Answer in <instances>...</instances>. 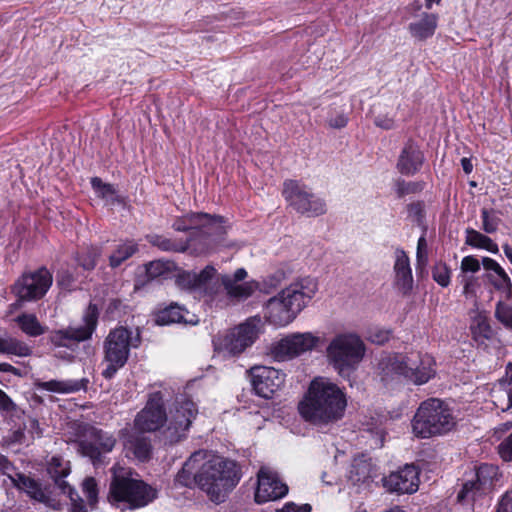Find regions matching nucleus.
<instances>
[{
    "label": "nucleus",
    "instance_id": "338daca9",
    "mask_svg": "<svg viewBox=\"0 0 512 512\" xmlns=\"http://www.w3.org/2000/svg\"><path fill=\"white\" fill-rule=\"evenodd\" d=\"M0 372L11 373L13 375H20L19 369L7 362L0 363Z\"/></svg>",
    "mask_w": 512,
    "mask_h": 512
},
{
    "label": "nucleus",
    "instance_id": "f704fd0d",
    "mask_svg": "<svg viewBox=\"0 0 512 512\" xmlns=\"http://www.w3.org/2000/svg\"><path fill=\"white\" fill-rule=\"evenodd\" d=\"M481 264L483 265V268L488 273H495L499 274L501 283H494V289L505 294L507 298H510L512 296V282L506 271L500 266V264L490 258V257H483L481 260Z\"/></svg>",
    "mask_w": 512,
    "mask_h": 512
},
{
    "label": "nucleus",
    "instance_id": "f257e3e1",
    "mask_svg": "<svg viewBox=\"0 0 512 512\" xmlns=\"http://www.w3.org/2000/svg\"><path fill=\"white\" fill-rule=\"evenodd\" d=\"M346 406V394L337 384L316 377L299 402L298 411L305 421L321 426L339 421L344 416Z\"/></svg>",
    "mask_w": 512,
    "mask_h": 512
},
{
    "label": "nucleus",
    "instance_id": "f8f14e48",
    "mask_svg": "<svg viewBox=\"0 0 512 512\" xmlns=\"http://www.w3.org/2000/svg\"><path fill=\"white\" fill-rule=\"evenodd\" d=\"M53 283V275L46 266L23 273L12 285L11 292L19 303L41 300Z\"/></svg>",
    "mask_w": 512,
    "mask_h": 512
},
{
    "label": "nucleus",
    "instance_id": "6e6d98bb",
    "mask_svg": "<svg viewBox=\"0 0 512 512\" xmlns=\"http://www.w3.org/2000/svg\"><path fill=\"white\" fill-rule=\"evenodd\" d=\"M63 494L67 495L71 501V508L70 512H87V508L85 505L84 500L79 496L75 488L73 487V491L71 493L69 492H62Z\"/></svg>",
    "mask_w": 512,
    "mask_h": 512
},
{
    "label": "nucleus",
    "instance_id": "e433bc0d",
    "mask_svg": "<svg viewBox=\"0 0 512 512\" xmlns=\"http://www.w3.org/2000/svg\"><path fill=\"white\" fill-rule=\"evenodd\" d=\"M146 241L162 252L185 253V246L182 238H170L162 234H147Z\"/></svg>",
    "mask_w": 512,
    "mask_h": 512
},
{
    "label": "nucleus",
    "instance_id": "cd10ccee",
    "mask_svg": "<svg viewBox=\"0 0 512 512\" xmlns=\"http://www.w3.org/2000/svg\"><path fill=\"white\" fill-rule=\"evenodd\" d=\"M46 471L61 492L71 493L73 491V486L65 480L71 473L69 461H65L60 455L52 456L47 463Z\"/></svg>",
    "mask_w": 512,
    "mask_h": 512
},
{
    "label": "nucleus",
    "instance_id": "f03ea898",
    "mask_svg": "<svg viewBox=\"0 0 512 512\" xmlns=\"http://www.w3.org/2000/svg\"><path fill=\"white\" fill-rule=\"evenodd\" d=\"M317 289V282L310 277L291 283L265 303V320L276 327L287 326L307 306Z\"/></svg>",
    "mask_w": 512,
    "mask_h": 512
},
{
    "label": "nucleus",
    "instance_id": "ddd939ff",
    "mask_svg": "<svg viewBox=\"0 0 512 512\" xmlns=\"http://www.w3.org/2000/svg\"><path fill=\"white\" fill-rule=\"evenodd\" d=\"M197 413V405L191 399L177 401L168 426L162 432L164 444L173 445L186 439Z\"/></svg>",
    "mask_w": 512,
    "mask_h": 512
},
{
    "label": "nucleus",
    "instance_id": "412c9836",
    "mask_svg": "<svg viewBox=\"0 0 512 512\" xmlns=\"http://www.w3.org/2000/svg\"><path fill=\"white\" fill-rule=\"evenodd\" d=\"M256 337L255 326L250 323H243L225 335L221 346L228 354L236 356L241 354L247 347L251 346Z\"/></svg>",
    "mask_w": 512,
    "mask_h": 512
},
{
    "label": "nucleus",
    "instance_id": "4d7b16f0",
    "mask_svg": "<svg viewBox=\"0 0 512 512\" xmlns=\"http://www.w3.org/2000/svg\"><path fill=\"white\" fill-rule=\"evenodd\" d=\"M348 122H349V117L344 111L337 113L335 116H330L327 119V124L332 129L345 128L347 126Z\"/></svg>",
    "mask_w": 512,
    "mask_h": 512
},
{
    "label": "nucleus",
    "instance_id": "052dcab7",
    "mask_svg": "<svg viewBox=\"0 0 512 512\" xmlns=\"http://www.w3.org/2000/svg\"><path fill=\"white\" fill-rule=\"evenodd\" d=\"M15 470L16 467L13 462L7 456L0 454V474L6 475L10 479V476H13L11 472Z\"/></svg>",
    "mask_w": 512,
    "mask_h": 512
},
{
    "label": "nucleus",
    "instance_id": "7c9ffc66",
    "mask_svg": "<svg viewBox=\"0 0 512 512\" xmlns=\"http://www.w3.org/2000/svg\"><path fill=\"white\" fill-rule=\"evenodd\" d=\"M438 25V16L434 13H423L422 17L408 25L410 34L419 41L432 37Z\"/></svg>",
    "mask_w": 512,
    "mask_h": 512
},
{
    "label": "nucleus",
    "instance_id": "72a5a7b5",
    "mask_svg": "<svg viewBox=\"0 0 512 512\" xmlns=\"http://www.w3.org/2000/svg\"><path fill=\"white\" fill-rule=\"evenodd\" d=\"M188 314L189 312L185 307L177 303H171L156 313L155 322L161 326L174 323H190L191 321L186 318Z\"/></svg>",
    "mask_w": 512,
    "mask_h": 512
},
{
    "label": "nucleus",
    "instance_id": "09e8293b",
    "mask_svg": "<svg viewBox=\"0 0 512 512\" xmlns=\"http://www.w3.org/2000/svg\"><path fill=\"white\" fill-rule=\"evenodd\" d=\"M408 217L417 225H422L426 218L425 203L422 200L413 201L406 205Z\"/></svg>",
    "mask_w": 512,
    "mask_h": 512
},
{
    "label": "nucleus",
    "instance_id": "3c124183",
    "mask_svg": "<svg viewBox=\"0 0 512 512\" xmlns=\"http://www.w3.org/2000/svg\"><path fill=\"white\" fill-rule=\"evenodd\" d=\"M128 306L119 298L111 299L107 305L106 313L112 319L122 318Z\"/></svg>",
    "mask_w": 512,
    "mask_h": 512
},
{
    "label": "nucleus",
    "instance_id": "680f3d73",
    "mask_svg": "<svg viewBox=\"0 0 512 512\" xmlns=\"http://www.w3.org/2000/svg\"><path fill=\"white\" fill-rule=\"evenodd\" d=\"M16 409V404L8 396V394L2 390L0 393V410L5 412H12Z\"/></svg>",
    "mask_w": 512,
    "mask_h": 512
},
{
    "label": "nucleus",
    "instance_id": "ea45409f",
    "mask_svg": "<svg viewBox=\"0 0 512 512\" xmlns=\"http://www.w3.org/2000/svg\"><path fill=\"white\" fill-rule=\"evenodd\" d=\"M465 243L473 248L484 249L493 254L499 253L496 242L473 228L466 229Z\"/></svg>",
    "mask_w": 512,
    "mask_h": 512
},
{
    "label": "nucleus",
    "instance_id": "de8ad7c7",
    "mask_svg": "<svg viewBox=\"0 0 512 512\" xmlns=\"http://www.w3.org/2000/svg\"><path fill=\"white\" fill-rule=\"evenodd\" d=\"M82 491L87 498V502L93 508L98 502V484L94 477H86L82 482Z\"/></svg>",
    "mask_w": 512,
    "mask_h": 512
},
{
    "label": "nucleus",
    "instance_id": "dca6fc26",
    "mask_svg": "<svg viewBox=\"0 0 512 512\" xmlns=\"http://www.w3.org/2000/svg\"><path fill=\"white\" fill-rule=\"evenodd\" d=\"M168 421L165 399L161 391L148 394L144 408L136 415L134 425L140 432H155Z\"/></svg>",
    "mask_w": 512,
    "mask_h": 512
},
{
    "label": "nucleus",
    "instance_id": "5701e85b",
    "mask_svg": "<svg viewBox=\"0 0 512 512\" xmlns=\"http://www.w3.org/2000/svg\"><path fill=\"white\" fill-rule=\"evenodd\" d=\"M424 160V153L418 143L408 139L400 152L396 168L402 175L413 176L421 170Z\"/></svg>",
    "mask_w": 512,
    "mask_h": 512
},
{
    "label": "nucleus",
    "instance_id": "2f4dec72",
    "mask_svg": "<svg viewBox=\"0 0 512 512\" xmlns=\"http://www.w3.org/2000/svg\"><path fill=\"white\" fill-rule=\"evenodd\" d=\"M145 280L138 279L137 284L144 285L147 282L165 278L168 274L177 269V264L172 260L157 259L150 261L144 265Z\"/></svg>",
    "mask_w": 512,
    "mask_h": 512
},
{
    "label": "nucleus",
    "instance_id": "e2e57ef3",
    "mask_svg": "<svg viewBox=\"0 0 512 512\" xmlns=\"http://www.w3.org/2000/svg\"><path fill=\"white\" fill-rule=\"evenodd\" d=\"M311 509L312 508L309 504L298 506L293 502H288L277 512H311Z\"/></svg>",
    "mask_w": 512,
    "mask_h": 512
},
{
    "label": "nucleus",
    "instance_id": "6e6552de",
    "mask_svg": "<svg viewBox=\"0 0 512 512\" xmlns=\"http://www.w3.org/2000/svg\"><path fill=\"white\" fill-rule=\"evenodd\" d=\"M380 366L383 376L403 378L415 385L427 383L436 374L435 361L427 354L412 361L407 355L395 353L382 360Z\"/></svg>",
    "mask_w": 512,
    "mask_h": 512
},
{
    "label": "nucleus",
    "instance_id": "bf43d9fd",
    "mask_svg": "<svg viewBox=\"0 0 512 512\" xmlns=\"http://www.w3.org/2000/svg\"><path fill=\"white\" fill-rule=\"evenodd\" d=\"M374 124L384 130H391L395 127V121L388 115H378L374 119Z\"/></svg>",
    "mask_w": 512,
    "mask_h": 512
},
{
    "label": "nucleus",
    "instance_id": "473e14b6",
    "mask_svg": "<svg viewBox=\"0 0 512 512\" xmlns=\"http://www.w3.org/2000/svg\"><path fill=\"white\" fill-rule=\"evenodd\" d=\"M221 284L223 285L226 294L231 299L245 300L253 295L258 289V282L255 280L247 281L244 283H232L229 275L221 277Z\"/></svg>",
    "mask_w": 512,
    "mask_h": 512
},
{
    "label": "nucleus",
    "instance_id": "f3484780",
    "mask_svg": "<svg viewBox=\"0 0 512 512\" xmlns=\"http://www.w3.org/2000/svg\"><path fill=\"white\" fill-rule=\"evenodd\" d=\"M319 343V337L311 332L292 333L278 341L272 348L274 357L279 361L292 359L313 350Z\"/></svg>",
    "mask_w": 512,
    "mask_h": 512
},
{
    "label": "nucleus",
    "instance_id": "bb28decb",
    "mask_svg": "<svg viewBox=\"0 0 512 512\" xmlns=\"http://www.w3.org/2000/svg\"><path fill=\"white\" fill-rule=\"evenodd\" d=\"M395 281L394 285L407 296L413 289V275L408 255L403 249H397L394 263Z\"/></svg>",
    "mask_w": 512,
    "mask_h": 512
},
{
    "label": "nucleus",
    "instance_id": "4468645a",
    "mask_svg": "<svg viewBox=\"0 0 512 512\" xmlns=\"http://www.w3.org/2000/svg\"><path fill=\"white\" fill-rule=\"evenodd\" d=\"M174 282L178 289L186 292L201 291L203 295L213 298L219 291L218 282H212L217 275L213 265H206L199 273L184 270L177 266Z\"/></svg>",
    "mask_w": 512,
    "mask_h": 512
},
{
    "label": "nucleus",
    "instance_id": "9d476101",
    "mask_svg": "<svg viewBox=\"0 0 512 512\" xmlns=\"http://www.w3.org/2000/svg\"><path fill=\"white\" fill-rule=\"evenodd\" d=\"M99 315L98 305L90 302L82 316L84 325L52 330L47 336V343L55 348L63 347L73 351L80 342L92 338L98 326Z\"/></svg>",
    "mask_w": 512,
    "mask_h": 512
},
{
    "label": "nucleus",
    "instance_id": "aec40b11",
    "mask_svg": "<svg viewBox=\"0 0 512 512\" xmlns=\"http://www.w3.org/2000/svg\"><path fill=\"white\" fill-rule=\"evenodd\" d=\"M224 221V217L220 215H211L205 212H189L176 216L171 227L176 232H193L201 227H216V232L222 233Z\"/></svg>",
    "mask_w": 512,
    "mask_h": 512
},
{
    "label": "nucleus",
    "instance_id": "c85d7f7f",
    "mask_svg": "<svg viewBox=\"0 0 512 512\" xmlns=\"http://www.w3.org/2000/svg\"><path fill=\"white\" fill-rule=\"evenodd\" d=\"M472 340L477 344L478 348L486 350L489 344L493 343L496 338V332L490 325L486 316L478 315L470 326Z\"/></svg>",
    "mask_w": 512,
    "mask_h": 512
},
{
    "label": "nucleus",
    "instance_id": "c9c22d12",
    "mask_svg": "<svg viewBox=\"0 0 512 512\" xmlns=\"http://www.w3.org/2000/svg\"><path fill=\"white\" fill-rule=\"evenodd\" d=\"M102 255V248L98 245H86L75 253V262L84 271H93Z\"/></svg>",
    "mask_w": 512,
    "mask_h": 512
},
{
    "label": "nucleus",
    "instance_id": "774afa93",
    "mask_svg": "<svg viewBox=\"0 0 512 512\" xmlns=\"http://www.w3.org/2000/svg\"><path fill=\"white\" fill-rule=\"evenodd\" d=\"M503 386L505 387V391H506L507 398H508V403L505 408H502V412H507L508 410H510L512 408V384H506Z\"/></svg>",
    "mask_w": 512,
    "mask_h": 512
},
{
    "label": "nucleus",
    "instance_id": "864d4df0",
    "mask_svg": "<svg viewBox=\"0 0 512 512\" xmlns=\"http://www.w3.org/2000/svg\"><path fill=\"white\" fill-rule=\"evenodd\" d=\"M416 260H417V269L419 267L424 268L427 265V262H428L427 242H426V239L424 236H421L418 239Z\"/></svg>",
    "mask_w": 512,
    "mask_h": 512
},
{
    "label": "nucleus",
    "instance_id": "603ef678",
    "mask_svg": "<svg viewBox=\"0 0 512 512\" xmlns=\"http://www.w3.org/2000/svg\"><path fill=\"white\" fill-rule=\"evenodd\" d=\"M481 262L474 256L468 255L463 257L460 265L461 273H477L480 271Z\"/></svg>",
    "mask_w": 512,
    "mask_h": 512
},
{
    "label": "nucleus",
    "instance_id": "6ab92c4d",
    "mask_svg": "<svg viewBox=\"0 0 512 512\" xmlns=\"http://www.w3.org/2000/svg\"><path fill=\"white\" fill-rule=\"evenodd\" d=\"M288 493V486L277 473L261 469L258 473L255 502L258 504L275 501Z\"/></svg>",
    "mask_w": 512,
    "mask_h": 512
},
{
    "label": "nucleus",
    "instance_id": "39448f33",
    "mask_svg": "<svg viewBox=\"0 0 512 512\" xmlns=\"http://www.w3.org/2000/svg\"><path fill=\"white\" fill-rule=\"evenodd\" d=\"M142 343L141 331L136 328L135 334L126 326H116L111 329L103 342V361L107 363L101 375L111 380L123 368L130 357L132 348L137 349Z\"/></svg>",
    "mask_w": 512,
    "mask_h": 512
},
{
    "label": "nucleus",
    "instance_id": "c03bdc74",
    "mask_svg": "<svg viewBox=\"0 0 512 512\" xmlns=\"http://www.w3.org/2000/svg\"><path fill=\"white\" fill-rule=\"evenodd\" d=\"M432 279L441 287L446 288L451 283L452 270L450 266L443 261H437L431 269Z\"/></svg>",
    "mask_w": 512,
    "mask_h": 512
},
{
    "label": "nucleus",
    "instance_id": "2eb2a0df",
    "mask_svg": "<svg viewBox=\"0 0 512 512\" xmlns=\"http://www.w3.org/2000/svg\"><path fill=\"white\" fill-rule=\"evenodd\" d=\"M247 374L254 393L267 400L272 399L286 381L283 371L269 366H253Z\"/></svg>",
    "mask_w": 512,
    "mask_h": 512
},
{
    "label": "nucleus",
    "instance_id": "0e129e2a",
    "mask_svg": "<svg viewBox=\"0 0 512 512\" xmlns=\"http://www.w3.org/2000/svg\"><path fill=\"white\" fill-rule=\"evenodd\" d=\"M495 512H512V499L507 494L501 497Z\"/></svg>",
    "mask_w": 512,
    "mask_h": 512
},
{
    "label": "nucleus",
    "instance_id": "b1692460",
    "mask_svg": "<svg viewBox=\"0 0 512 512\" xmlns=\"http://www.w3.org/2000/svg\"><path fill=\"white\" fill-rule=\"evenodd\" d=\"M207 457L203 450L194 452L183 464L174 478L175 486L200 489L198 475L200 474V462Z\"/></svg>",
    "mask_w": 512,
    "mask_h": 512
},
{
    "label": "nucleus",
    "instance_id": "4c0bfd02",
    "mask_svg": "<svg viewBox=\"0 0 512 512\" xmlns=\"http://www.w3.org/2000/svg\"><path fill=\"white\" fill-rule=\"evenodd\" d=\"M139 251V245L133 239H126L116 246L108 257L109 266L112 269L120 267L125 261L133 257Z\"/></svg>",
    "mask_w": 512,
    "mask_h": 512
},
{
    "label": "nucleus",
    "instance_id": "1a4fd4ad",
    "mask_svg": "<svg viewBox=\"0 0 512 512\" xmlns=\"http://www.w3.org/2000/svg\"><path fill=\"white\" fill-rule=\"evenodd\" d=\"M77 436V451L89 458L94 467L105 464L106 455L113 451L117 443L112 433L88 423L79 427Z\"/></svg>",
    "mask_w": 512,
    "mask_h": 512
},
{
    "label": "nucleus",
    "instance_id": "9b49d317",
    "mask_svg": "<svg viewBox=\"0 0 512 512\" xmlns=\"http://www.w3.org/2000/svg\"><path fill=\"white\" fill-rule=\"evenodd\" d=\"M282 196L289 206L302 215L317 217L327 211L325 201L312 193L311 189L299 180H285Z\"/></svg>",
    "mask_w": 512,
    "mask_h": 512
},
{
    "label": "nucleus",
    "instance_id": "69168bd1",
    "mask_svg": "<svg viewBox=\"0 0 512 512\" xmlns=\"http://www.w3.org/2000/svg\"><path fill=\"white\" fill-rule=\"evenodd\" d=\"M248 273L244 268H238L233 276H230V281L232 283H239L241 281H244L247 277Z\"/></svg>",
    "mask_w": 512,
    "mask_h": 512
},
{
    "label": "nucleus",
    "instance_id": "7ed1b4c3",
    "mask_svg": "<svg viewBox=\"0 0 512 512\" xmlns=\"http://www.w3.org/2000/svg\"><path fill=\"white\" fill-rule=\"evenodd\" d=\"M242 469L235 461L223 457L204 458L200 462V490L214 503H221L237 486Z\"/></svg>",
    "mask_w": 512,
    "mask_h": 512
},
{
    "label": "nucleus",
    "instance_id": "a211bd4d",
    "mask_svg": "<svg viewBox=\"0 0 512 512\" xmlns=\"http://www.w3.org/2000/svg\"><path fill=\"white\" fill-rule=\"evenodd\" d=\"M420 469L415 464H405L397 471L383 477V486L387 491L397 494H412L419 488Z\"/></svg>",
    "mask_w": 512,
    "mask_h": 512
},
{
    "label": "nucleus",
    "instance_id": "58836bf2",
    "mask_svg": "<svg viewBox=\"0 0 512 512\" xmlns=\"http://www.w3.org/2000/svg\"><path fill=\"white\" fill-rule=\"evenodd\" d=\"M15 322L19 329L29 337L41 336L48 330V327L42 325L33 313H21L15 318Z\"/></svg>",
    "mask_w": 512,
    "mask_h": 512
},
{
    "label": "nucleus",
    "instance_id": "a878e982",
    "mask_svg": "<svg viewBox=\"0 0 512 512\" xmlns=\"http://www.w3.org/2000/svg\"><path fill=\"white\" fill-rule=\"evenodd\" d=\"M213 227H201L200 229L190 232L186 239H183L185 253L198 257L209 254L214 249V241L212 239Z\"/></svg>",
    "mask_w": 512,
    "mask_h": 512
},
{
    "label": "nucleus",
    "instance_id": "423d86ee",
    "mask_svg": "<svg viewBox=\"0 0 512 512\" xmlns=\"http://www.w3.org/2000/svg\"><path fill=\"white\" fill-rule=\"evenodd\" d=\"M330 365L343 378H349L364 358L366 346L353 332L336 334L326 349Z\"/></svg>",
    "mask_w": 512,
    "mask_h": 512
},
{
    "label": "nucleus",
    "instance_id": "5fc2aeb1",
    "mask_svg": "<svg viewBox=\"0 0 512 512\" xmlns=\"http://www.w3.org/2000/svg\"><path fill=\"white\" fill-rule=\"evenodd\" d=\"M497 450L504 462H512V433L498 445Z\"/></svg>",
    "mask_w": 512,
    "mask_h": 512
},
{
    "label": "nucleus",
    "instance_id": "79ce46f5",
    "mask_svg": "<svg viewBox=\"0 0 512 512\" xmlns=\"http://www.w3.org/2000/svg\"><path fill=\"white\" fill-rule=\"evenodd\" d=\"M0 353L27 357L31 355L32 350L25 342L18 340L17 338L0 337Z\"/></svg>",
    "mask_w": 512,
    "mask_h": 512
},
{
    "label": "nucleus",
    "instance_id": "49530a36",
    "mask_svg": "<svg viewBox=\"0 0 512 512\" xmlns=\"http://www.w3.org/2000/svg\"><path fill=\"white\" fill-rule=\"evenodd\" d=\"M482 230L488 234L495 233L499 227L501 219L496 216L494 210L487 208L481 209Z\"/></svg>",
    "mask_w": 512,
    "mask_h": 512
},
{
    "label": "nucleus",
    "instance_id": "c756f323",
    "mask_svg": "<svg viewBox=\"0 0 512 512\" xmlns=\"http://www.w3.org/2000/svg\"><path fill=\"white\" fill-rule=\"evenodd\" d=\"M89 384V380L87 378H82L80 380L68 379V380H49L38 382L36 385L39 389L54 392L59 394H68V393H76L81 390L86 391Z\"/></svg>",
    "mask_w": 512,
    "mask_h": 512
},
{
    "label": "nucleus",
    "instance_id": "20e7f679",
    "mask_svg": "<svg viewBox=\"0 0 512 512\" xmlns=\"http://www.w3.org/2000/svg\"><path fill=\"white\" fill-rule=\"evenodd\" d=\"M455 424L450 408L438 398L421 402L411 420L412 433L418 439L445 435Z\"/></svg>",
    "mask_w": 512,
    "mask_h": 512
},
{
    "label": "nucleus",
    "instance_id": "37998d69",
    "mask_svg": "<svg viewBox=\"0 0 512 512\" xmlns=\"http://www.w3.org/2000/svg\"><path fill=\"white\" fill-rule=\"evenodd\" d=\"M425 186L424 181H406L403 178H397L394 181V191L399 199L406 195L419 194L425 189Z\"/></svg>",
    "mask_w": 512,
    "mask_h": 512
},
{
    "label": "nucleus",
    "instance_id": "393cba45",
    "mask_svg": "<svg viewBox=\"0 0 512 512\" xmlns=\"http://www.w3.org/2000/svg\"><path fill=\"white\" fill-rule=\"evenodd\" d=\"M10 481L17 490L25 492L36 502L48 504L51 500L48 487L43 488L40 481L33 477L17 472L14 476H10Z\"/></svg>",
    "mask_w": 512,
    "mask_h": 512
},
{
    "label": "nucleus",
    "instance_id": "a18cd8bd",
    "mask_svg": "<svg viewBox=\"0 0 512 512\" xmlns=\"http://www.w3.org/2000/svg\"><path fill=\"white\" fill-rule=\"evenodd\" d=\"M90 184L97 197L100 199H108L109 197L115 196L117 190L111 183H105L100 177H92Z\"/></svg>",
    "mask_w": 512,
    "mask_h": 512
},
{
    "label": "nucleus",
    "instance_id": "0eeeda50",
    "mask_svg": "<svg viewBox=\"0 0 512 512\" xmlns=\"http://www.w3.org/2000/svg\"><path fill=\"white\" fill-rule=\"evenodd\" d=\"M157 496V490L151 485L127 474H114L109 485V502L122 503L132 511L148 506Z\"/></svg>",
    "mask_w": 512,
    "mask_h": 512
},
{
    "label": "nucleus",
    "instance_id": "4be33fe9",
    "mask_svg": "<svg viewBox=\"0 0 512 512\" xmlns=\"http://www.w3.org/2000/svg\"><path fill=\"white\" fill-rule=\"evenodd\" d=\"M496 474V466L488 463L480 464L476 468L475 479L466 481L462 485V488L457 495L458 501L461 502L468 497L474 498L476 494L484 492L489 486L492 485Z\"/></svg>",
    "mask_w": 512,
    "mask_h": 512
},
{
    "label": "nucleus",
    "instance_id": "8fccbe9b",
    "mask_svg": "<svg viewBox=\"0 0 512 512\" xmlns=\"http://www.w3.org/2000/svg\"><path fill=\"white\" fill-rule=\"evenodd\" d=\"M495 317L504 326L512 328V307L499 301L495 307Z\"/></svg>",
    "mask_w": 512,
    "mask_h": 512
},
{
    "label": "nucleus",
    "instance_id": "13d9d810",
    "mask_svg": "<svg viewBox=\"0 0 512 512\" xmlns=\"http://www.w3.org/2000/svg\"><path fill=\"white\" fill-rule=\"evenodd\" d=\"M391 335L392 331L389 329H376L370 333L369 340L372 343L383 345L390 340Z\"/></svg>",
    "mask_w": 512,
    "mask_h": 512
},
{
    "label": "nucleus",
    "instance_id": "a19ab883",
    "mask_svg": "<svg viewBox=\"0 0 512 512\" xmlns=\"http://www.w3.org/2000/svg\"><path fill=\"white\" fill-rule=\"evenodd\" d=\"M129 449L132 450L136 459L146 462L151 458L152 445L148 437L143 435L131 436L128 439Z\"/></svg>",
    "mask_w": 512,
    "mask_h": 512
}]
</instances>
